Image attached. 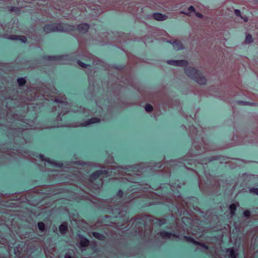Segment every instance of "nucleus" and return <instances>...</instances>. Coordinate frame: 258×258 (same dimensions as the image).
I'll return each mask as SVG.
<instances>
[{"label": "nucleus", "mask_w": 258, "mask_h": 258, "mask_svg": "<svg viewBox=\"0 0 258 258\" xmlns=\"http://www.w3.org/2000/svg\"><path fill=\"white\" fill-rule=\"evenodd\" d=\"M108 176V172L106 170H98L94 172L90 177V181L94 188H98L103 185V179Z\"/></svg>", "instance_id": "f257e3e1"}, {"label": "nucleus", "mask_w": 258, "mask_h": 258, "mask_svg": "<svg viewBox=\"0 0 258 258\" xmlns=\"http://www.w3.org/2000/svg\"><path fill=\"white\" fill-rule=\"evenodd\" d=\"M185 74L191 79L203 80L205 79V73L195 68L189 67L184 70Z\"/></svg>", "instance_id": "f03ea898"}, {"label": "nucleus", "mask_w": 258, "mask_h": 258, "mask_svg": "<svg viewBox=\"0 0 258 258\" xmlns=\"http://www.w3.org/2000/svg\"><path fill=\"white\" fill-rule=\"evenodd\" d=\"M70 28L64 29L63 27L59 24H53L46 25L44 27V30L47 33H49L51 31H71L73 30V27H70Z\"/></svg>", "instance_id": "7ed1b4c3"}, {"label": "nucleus", "mask_w": 258, "mask_h": 258, "mask_svg": "<svg viewBox=\"0 0 258 258\" xmlns=\"http://www.w3.org/2000/svg\"><path fill=\"white\" fill-rule=\"evenodd\" d=\"M167 62L170 65L178 67H184L188 64L187 61L185 60H169Z\"/></svg>", "instance_id": "20e7f679"}, {"label": "nucleus", "mask_w": 258, "mask_h": 258, "mask_svg": "<svg viewBox=\"0 0 258 258\" xmlns=\"http://www.w3.org/2000/svg\"><path fill=\"white\" fill-rule=\"evenodd\" d=\"M238 253L234 250V248H227L226 250V256L228 258H236Z\"/></svg>", "instance_id": "39448f33"}, {"label": "nucleus", "mask_w": 258, "mask_h": 258, "mask_svg": "<svg viewBox=\"0 0 258 258\" xmlns=\"http://www.w3.org/2000/svg\"><path fill=\"white\" fill-rule=\"evenodd\" d=\"M159 235L163 239H170L171 237H177L175 234H172L166 231H162L157 234Z\"/></svg>", "instance_id": "423d86ee"}, {"label": "nucleus", "mask_w": 258, "mask_h": 258, "mask_svg": "<svg viewBox=\"0 0 258 258\" xmlns=\"http://www.w3.org/2000/svg\"><path fill=\"white\" fill-rule=\"evenodd\" d=\"M167 42L171 43L172 45L173 48L175 50H180L183 48V45L179 41L175 40Z\"/></svg>", "instance_id": "0eeeda50"}, {"label": "nucleus", "mask_w": 258, "mask_h": 258, "mask_svg": "<svg viewBox=\"0 0 258 258\" xmlns=\"http://www.w3.org/2000/svg\"><path fill=\"white\" fill-rule=\"evenodd\" d=\"M54 100L56 102L64 103L66 102L67 98L64 94H59L54 97Z\"/></svg>", "instance_id": "6e6552de"}, {"label": "nucleus", "mask_w": 258, "mask_h": 258, "mask_svg": "<svg viewBox=\"0 0 258 258\" xmlns=\"http://www.w3.org/2000/svg\"><path fill=\"white\" fill-rule=\"evenodd\" d=\"M77 29L80 33H84L88 30L89 25L87 24H80L78 26Z\"/></svg>", "instance_id": "1a4fd4ad"}, {"label": "nucleus", "mask_w": 258, "mask_h": 258, "mask_svg": "<svg viewBox=\"0 0 258 258\" xmlns=\"http://www.w3.org/2000/svg\"><path fill=\"white\" fill-rule=\"evenodd\" d=\"M100 119L96 118V117H93L91 119H88L87 121L85 122L82 124V125L83 126H87L93 123L99 122L100 121Z\"/></svg>", "instance_id": "9d476101"}, {"label": "nucleus", "mask_w": 258, "mask_h": 258, "mask_svg": "<svg viewBox=\"0 0 258 258\" xmlns=\"http://www.w3.org/2000/svg\"><path fill=\"white\" fill-rule=\"evenodd\" d=\"M154 19L158 21H163L166 19L167 17L160 13H155L153 15Z\"/></svg>", "instance_id": "9b49d317"}, {"label": "nucleus", "mask_w": 258, "mask_h": 258, "mask_svg": "<svg viewBox=\"0 0 258 258\" xmlns=\"http://www.w3.org/2000/svg\"><path fill=\"white\" fill-rule=\"evenodd\" d=\"M238 206H239V204L238 203H237L236 204L233 203L230 205L229 210H230V214H231V216H233L235 215L236 208Z\"/></svg>", "instance_id": "f8f14e48"}, {"label": "nucleus", "mask_w": 258, "mask_h": 258, "mask_svg": "<svg viewBox=\"0 0 258 258\" xmlns=\"http://www.w3.org/2000/svg\"><path fill=\"white\" fill-rule=\"evenodd\" d=\"M10 39L13 40H20L24 43L26 42L27 41V38L26 37L21 36H12Z\"/></svg>", "instance_id": "ddd939ff"}, {"label": "nucleus", "mask_w": 258, "mask_h": 258, "mask_svg": "<svg viewBox=\"0 0 258 258\" xmlns=\"http://www.w3.org/2000/svg\"><path fill=\"white\" fill-rule=\"evenodd\" d=\"M59 230L61 233H65L68 231V225L67 223H62L59 227Z\"/></svg>", "instance_id": "4468645a"}, {"label": "nucleus", "mask_w": 258, "mask_h": 258, "mask_svg": "<svg viewBox=\"0 0 258 258\" xmlns=\"http://www.w3.org/2000/svg\"><path fill=\"white\" fill-rule=\"evenodd\" d=\"M89 245V241L87 238H82L80 241L81 247H85Z\"/></svg>", "instance_id": "2eb2a0df"}, {"label": "nucleus", "mask_w": 258, "mask_h": 258, "mask_svg": "<svg viewBox=\"0 0 258 258\" xmlns=\"http://www.w3.org/2000/svg\"><path fill=\"white\" fill-rule=\"evenodd\" d=\"M93 236L99 240H102L105 239V236L98 232H93Z\"/></svg>", "instance_id": "dca6fc26"}, {"label": "nucleus", "mask_w": 258, "mask_h": 258, "mask_svg": "<svg viewBox=\"0 0 258 258\" xmlns=\"http://www.w3.org/2000/svg\"><path fill=\"white\" fill-rule=\"evenodd\" d=\"M253 41V38L251 35L247 34L245 38V42L247 43H250Z\"/></svg>", "instance_id": "f3484780"}, {"label": "nucleus", "mask_w": 258, "mask_h": 258, "mask_svg": "<svg viewBox=\"0 0 258 258\" xmlns=\"http://www.w3.org/2000/svg\"><path fill=\"white\" fill-rule=\"evenodd\" d=\"M38 227L40 231H43L45 229V226L43 222H40L38 223Z\"/></svg>", "instance_id": "a211bd4d"}, {"label": "nucleus", "mask_w": 258, "mask_h": 258, "mask_svg": "<svg viewBox=\"0 0 258 258\" xmlns=\"http://www.w3.org/2000/svg\"><path fill=\"white\" fill-rule=\"evenodd\" d=\"M145 108L147 112H151L153 110V106L150 104H147Z\"/></svg>", "instance_id": "6ab92c4d"}, {"label": "nucleus", "mask_w": 258, "mask_h": 258, "mask_svg": "<svg viewBox=\"0 0 258 258\" xmlns=\"http://www.w3.org/2000/svg\"><path fill=\"white\" fill-rule=\"evenodd\" d=\"M196 245H200L202 247H203V248H205L206 249H208V246L206 244H205V243H201V242L198 241V242H196Z\"/></svg>", "instance_id": "aec40b11"}, {"label": "nucleus", "mask_w": 258, "mask_h": 258, "mask_svg": "<svg viewBox=\"0 0 258 258\" xmlns=\"http://www.w3.org/2000/svg\"><path fill=\"white\" fill-rule=\"evenodd\" d=\"M185 238L187 241L192 242L194 244L196 245V242L197 241L195 240L192 238H191L190 237H185Z\"/></svg>", "instance_id": "412c9836"}, {"label": "nucleus", "mask_w": 258, "mask_h": 258, "mask_svg": "<svg viewBox=\"0 0 258 258\" xmlns=\"http://www.w3.org/2000/svg\"><path fill=\"white\" fill-rule=\"evenodd\" d=\"M250 191L258 195V188H252L250 189Z\"/></svg>", "instance_id": "4be33fe9"}, {"label": "nucleus", "mask_w": 258, "mask_h": 258, "mask_svg": "<svg viewBox=\"0 0 258 258\" xmlns=\"http://www.w3.org/2000/svg\"><path fill=\"white\" fill-rule=\"evenodd\" d=\"M78 64L80 66L82 67V68H86L87 67V66L86 64H85V63H83V62H81L80 61H78Z\"/></svg>", "instance_id": "5701e85b"}, {"label": "nucleus", "mask_w": 258, "mask_h": 258, "mask_svg": "<svg viewBox=\"0 0 258 258\" xmlns=\"http://www.w3.org/2000/svg\"><path fill=\"white\" fill-rule=\"evenodd\" d=\"M243 215L245 217H248L250 216V212L248 210H246L244 212Z\"/></svg>", "instance_id": "b1692460"}, {"label": "nucleus", "mask_w": 258, "mask_h": 258, "mask_svg": "<svg viewBox=\"0 0 258 258\" xmlns=\"http://www.w3.org/2000/svg\"><path fill=\"white\" fill-rule=\"evenodd\" d=\"M123 191L121 190H119L117 194V196L119 198H121L123 196Z\"/></svg>", "instance_id": "393cba45"}, {"label": "nucleus", "mask_w": 258, "mask_h": 258, "mask_svg": "<svg viewBox=\"0 0 258 258\" xmlns=\"http://www.w3.org/2000/svg\"><path fill=\"white\" fill-rule=\"evenodd\" d=\"M235 14H236V15L237 16H240V12L239 10H235Z\"/></svg>", "instance_id": "a878e982"}, {"label": "nucleus", "mask_w": 258, "mask_h": 258, "mask_svg": "<svg viewBox=\"0 0 258 258\" xmlns=\"http://www.w3.org/2000/svg\"><path fill=\"white\" fill-rule=\"evenodd\" d=\"M188 11L191 12H195V8L192 6H190L188 8Z\"/></svg>", "instance_id": "bb28decb"}, {"label": "nucleus", "mask_w": 258, "mask_h": 258, "mask_svg": "<svg viewBox=\"0 0 258 258\" xmlns=\"http://www.w3.org/2000/svg\"><path fill=\"white\" fill-rule=\"evenodd\" d=\"M19 86H21L25 84L26 82H18Z\"/></svg>", "instance_id": "cd10ccee"}, {"label": "nucleus", "mask_w": 258, "mask_h": 258, "mask_svg": "<svg viewBox=\"0 0 258 258\" xmlns=\"http://www.w3.org/2000/svg\"><path fill=\"white\" fill-rule=\"evenodd\" d=\"M165 220L163 219L162 220H160V224H164L165 223Z\"/></svg>", "instance_id": "c85d7f7f"}, {"label": "nucleus", "mask_w": 258, "mask_h": 258, "mask_svg": "<svg viewBox=\"0 0 258 258\" xmlns=\"http://www.w3.org/2000/svg\"><path fill=\"white\" fill-rule=\"evenodd\" d=\"M196 16L199 18H202L203 16L201 14L198 13H196Z\"/></svg>", "instance_id": "c756f323"}, {"label": "nucleus", "mask_w": 258, "mask_h": 258, "mask_svg": "<svg viewBox=\"0 0 258 258\" xmlns=\"http://www.w3.org/2000/svg\"><path fill=\"white\" fill-rule=\"evenodd\" d=\"M242 19H243V20H244V21L245 22H247V21H248V20H247V18H246V17H245V18H242Z\"/></svg>", "instance_id": "7c9ffc66"}, {"label": "nucleus", "mask_w": 258, "mask_h": 258, "mask_svg": "<svg viewBox=\"0 0 258 258\" xmlns=\"http://www.w3.org/2000/svg\"><path fill=\"white\" fill-rule=\"evenodd\" d=\"M17 81H24V80L23 78H18V79H17Z\"/></svg>", "instance_id": "2f4dec72"}, {"label": "nucleus", "mask_w": 258, "mask_h": 258, "mask_svg": "<svg viewBox=\"0 0 258 258\" xmlns=\"http://www.w3.org/2000/svg\"><path fill=\"white\" fill-rule=\"evenodd\" d=\"M148 218H150L149 220H151V219H150L151 217H146V219H148Z\"/></svg>", "instance_id": "473e14b6"}, {"label": "nucleus", "mask_w": 258, "mask_h": 258, "mask_svg": "<svg viewBox=\"0 0 258 258\" xmlns=\"http://www.w3.org/2000/svg\"><path fill=\"white\" fill-rule=\"evenodd\" d=\"M184 13V14H188V13H185H185Z\"/></svg>", "instance_id": "72a5a7b5"}, {"label": "nucleus", "mask_w": 258, "mask_h": 258, "mask_svg": "<svg viewBox=\"0 0 258 258\" xmlns=\"http://www.w3.org/2000/svg\"><path fill=\"white\" fill-rule=\"evenodd\" d=\"M68 258H71V257L69 256Z\"/></svg>", "instance_id": "f704fd0d"}]
</instances>
